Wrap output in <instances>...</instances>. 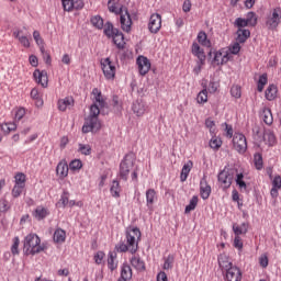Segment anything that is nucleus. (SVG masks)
Wrapping results in <instances>:
<instances>
[{
  "label": "nucleus",
  "mask_w": 281,
  "mask_h": 281,
  "mask_svg": "<svg viewBox=\"0 0 281 281\" xmlns=\"http://www.w3.org/2000/svg\"><path fill=\"white\" fill-rule=\"evenodd\" d=\"M261 117L268 126H271L273 124V114L271 113V109L269 108H263Z\"/></svg>",
  "instance_id": "nucleus-29"
},
{
  "label": "nucleus",
  "mask_w": 281,
  "mask_h": 281,
  "mask_svg": "<svg viewBox=\"0 0 281 281\" xmlns=\"http://www.w3.org/2000/svg\"><path fill=\"white\" fill-rule=\"evenodd\" d=\"M116 258H117V255L115 252H109L108 267L112 271H115V269H117V263L115 262Z\"/></svg>",
  "instance_id": "nucleus-41"
},
{
  "label": "nucleus",
  "mask_w": 281,
  "mask_h": 281,
  "mask_svg": "<svg viewBox=\"0 0 281 281\" xmlns=\"http://www.w3.org/2000/svg\"><path fill=\"white\" fill-rule=\"evenodd\" d=\"M126 241L130 247L131 254H137L138 244L137 240L142 238V232L137 227H128L125 233Z\"/></svg>",
  "instance_id": "nucleus-5"
},
{
  "label": "nucleus",
  "mask_w": 281,
  "mask_h": 281,
  "mask_svg": "<svg viewBox=\"0 0 281 281\" xmlns=\"http://www.w3.org/2000/svg\"><path fill=\"white\" fill-rule=\"evenodd\" d=\"M102 260H104V251H98L95 255H94V262L97 265H102Z\"/></svg>",
  "instance_id": "nucleus-60"
},
{
  "label": "nucleus",
  "mask_w": 281,
  "mask_h": 281,
  "mask_svg": "<svg viewBox=\"0 0 281 281\" xmlns=\"http://www.w3.org/2000/svg\"><path fill=\"white\" fill-rule=\"evenodd\" d=\"M33 77L35 78L37 85H41L44 89L47 88V85L49 82L48 78H47V71L45 70H40V69H36L34 72H33Z\"/></svg>",
  "instance_id": "nucleus-15"
},
{
  "label": "nucleus",
  "mask_w": 281,
  "mask_h": 281,
  "mask_svg": "<svg viewBox=\"0 0 281 281\" xmlns=\"http://www.w3.org/2000/svg\"><path fill=\"white\" fill-rule=\"evenodd\" d=\"M131 265L136 271H146V263L139 257H132Z\"/></svg>",
  "instance_id": "nucleus-25"
},
{
  "label": "nucleus",
  "mask_w": 281,
  "mask_h": 281,
  "mask_svg": "<svg viewBox=\"0 0 281 281\" xmlns=\"http://www.w3.org/2000/svg\"><path fill=\"white\" fill-rule=\"evenodd\" d=\"M8 210H10V202L5 199L0 200V212H8Z\"/></svg>",
  "instance_id": "nucleus-58"
},
{
  "label": "nucleus",
  "mask_w": 281,
  "mask_h": 281,
  "mask_svg": "<svg viewBox=\"0 0 281 281\" xmlns=\"http://www.w3.org/2000/svg\"><path fill=\"white\" fill-rule=\"evenodd\" d=\"M33 216H34V218H36V221H43V220L47 218V216H49V211L43 206H37L33 211Z\"/></svg>",
  "instance_id": "nucleus-20"
},
{
  "label": "nucleus",
  "mask_w": 281,
  "mask_h": 281,
  "mask_svg": "<svg viewBox=\"0 0 281 281\" xmlns=\"http://www.w3.org/2000/svg\"><path fill=\"white\" fill-rule=\"evenodd\" d=\"M233 146L237 153L243 154L247 151V138L243 134H235L233 136Z\"/></svg>",
  "instance_id": "nucleus-9"
},
{
  "label": "nucleus",
  "mask_w": 281,
  "mask_h": 281,
  "mask_svg": "<svg viewBox=\"0 0 281 281\" xmlns=\"http://www.w3.org/2000/svg\"><path fill=\"white\" fill-rule=\"evenodd\" d=\"M69 169L72 170V172H76V170H81L82 169V160H80V159L71 160L69 164Z\"/></svg>",
  "instance_id": "nucleus-44"
},
{
  "label": "nucleus",
  "mask_w": 281,
  "mask_h": 281,
  "mask_svg": "<svg viewBox=\"0 0 281 281\" xmlns=\"http://www.w3.org/2000/svg\"><path fill=\"white\" fill-rule=\"evenodd\" d=\"M272 188H277L278 190H280L281 188V177L280 176H276L273 181H272Z\"/></svg>",
  "instance_id": "nucleus-63"
},
{
  "label": "nucleus",
  "mask_w": 281,
  "mask_h": 281,
  "mask_svg": "<svg viewBox=\"0 0 281 281\" xmlns=\"http://www.w3.org/2000/svg\"><path fill=\"white\" fill-rule=\"evenodd\" d=\"M57 104L59 111H67V106H71L74 104V98L68 97L65 99H60Z\"/></svg>",
  "instance_id": "nucleus-35"
},
{
  "label": "nucleus",
  "mask_w": 281,
  "mask_h": 281,
  "mask_svg": "<svg viewBox=\"0 0 281 281\" xmlns=\"http://www.w3.org/2000/svg\"><path fill=\"white\" fill-rule=\"evenodd\" d=\"M249 231V223H241V225L233 224V232L235 236H243V234H247Z\"/></svg>",
  "instance_id": "nucleus-23"
},
{
  "label": "nucleus",
  "mask_w": 281,
  "mask_h": 281,
  "mask_svg": "<svg viewBox=\"0 0 281 281\" xmlns=\"http://www.w3.org/2000/svg\"><path fill=\"white\" fill-rule=\"evenodd\" d=\"M217 262H218L220 269H225V271L229 269V267H234V263L229 261V256H227L226 254H221L217 257Z\"/></svg>",
  "instance_id": "nucleus-19"
},
{
  "label": "nucleus",
  "mask_w": 281,
  "mask_h": 281,
  "mask_svg": "<svg viewBox=\"0 0 281 281\" xmlns=\"http://www.w3.org/2000/svg\"><path fill=\"white\" fill-rule=\"evenodd\" d=\"M235 25L238 27V30H243V27H247V25H249V21L243 18H237L235 20Z\"/></svg>",
  "instance_id": "nucleus-51"
},
{
  "label": "nucleus",
  "mask_w": 281,
  "mask_h": 281,
  "mask_svg": "<svg viewBox=\"0 0 281 281\" xmlns=\"http://www.w3.org/2000/svg\"><path fill=\"white\" fill-rule=\"evenodd\" d=\"M68 204H69V192L64 191L58 203H57V206L58 207H67Z\"/></svg>",
  "instance_id": "nucleus-42"
},
{
  "label": "nucleus",
  "mask_w": 281,
  "mask_h": 281,
  "mask_svg": "<svg viewBox=\"0 0 281 281\" xmlns=\"http://www.w3.org/2000/svg\"><path fill=\"white\" fill-rule=\"evenodd\" d=\"M92 94L94 95L95 102L99 103L100 109H104L106 106V102L102 99V92L98 88H94L92 90Z\"/></svg>",
  "instance_id": "nucleus-34"
},
{
  "label": "nucleus",
  "mask_w": 281,
  "mask_h": 281,
  "mask_svg": "<svg viewBox=\"0 0 281 281\" xmlns=\"http://www.w3.org/2000/svg\"><path fill=\"white\" fill-rule=\"evenodd\" d=\"M117 29L113 27V23L111 22H106L104 24V30H103V34H105V36H108V38H111L115 33L117 34Z\"/></svg>",
  "instance_id": "nucleus-36"
},
{
  "label": "nucleus",
  "mask_w": 281,
  "mask_h": 281,
  "mask_svg": "<svg viewBox=\"0 0 281 281\" xmlns=\"http://www.w3.org/2000/svg\"><path fill=\"white\" fill-rule=\"evenodd\" d=\"M25 116V109L21 108L15 112V121L21 122L23 117Z\"/></svg>",
  "instance_id": "nucleus-61"
},
{
  "label": "nucleus",
  "mask_w": 281,
  "mask_h": 281,
  "mask_svg": "<svg viewBox=\"0 0 281 281\" xmlns=\"http://www.w3.org/2000/svg\"><path fill=\"white\" fill-rule=\"evenodd\" d=\"M246 21H248L249 25L254 27L258 23V18L255 12H248Z\"/></svg>",
  "instance_id": "nucleus-49"
},
{
  "label": "nucleus",
  "mask_w": 281,
  "mask_h": 281,
  "mask_svg": "<svg viewBox=\"0 0 281 281\" xmlns=\"http://www.w3.org/2000/svg\"><path fill=\"white\" fill-rule=\"evenodd\" d=\"M111 38H113V43L116 45L117 49H124V33L119 30Z\"/></svg>",
  "instance_id": "nucleus-24"
},
{
  "label": "nucleus",
  "mask_w": 281,
  "mask_h": 281,
  "mask_svg": "<svg viewBox=\"0 0 281 281\" xmlns=\"http://www.w3.org/2000/svg\"><path fill=\"white\" fill-rule=\"evenodd\" d=\"M78 151L81 153V155H91V145L79 144Z\"/></svg>",
  "instance_id": "nucleus-53"
},
{
  "label": "nucleus",
  "mask_w": 281,
  "mask_h": 281,
  "mask_svg": "<svg viewBox=\"0 0 281 281\" xmlns=\"http://www.w3.org/2000/svg\"><path fill=\"white\" fill-rule=\"evenodd\" d=\"M198 42L200 44H202L204 47H211L212 46V42H210V40H207V34L203 31L199 32Z\"/></svg>",
  "instance_id": "nucleus-38"
},
{
  "label": "nucleus",
  "mask_w": 281,
  "mask_h": 281,
  "mask_svg": "<svg viewBox=\"0 0 281 281\" xmlns=\"http://www.w3.org/2000/svg\"><path fill=\"white\" fill-rule=\"evenodd\" d=\"M192 166H194L192 160H188V162L183 165L180 173V181L183 182L188 180V175H190V170H192Z\"/></svg>",
  "instance_id": "nucleus-27"
},
{
  "label": "nucleus",
  "mask_w": 281,
  "mask_h": 281,
  "mask_svg": "<svg viewBox=\"0 0 281 281\" xmlns=\"http://www.w3.org/2000/svg\"><path fill=\"white\" fill-rule=\"evenodd\" d=\"M276 98H278V87L276 85H270L266 89V99L271 102L272 100H276Z\"/></svg>",
  "instance_id": "nucleus-28"
},
{
  "label": "nucleus",
  "mask_w": 281,
  "mask_h": 281,
  "mask_svg": "<svg viewBox=\"0 0 281 281\" xmlns=\"http://www.w3.org/2000/svg\"><path fill=\"white\" fill-rule=\"evenodd\" d=\"M175 265V255H168V257L165 259L164 262V269L168 270V269H172Z\"/></svg>",
  "instance_id": "nucleus-45"
},
{
  "label": "nucleus",
  "mask_w": 281,
  "mask_h": 281,
  "mask_svg": "<svg viewBox=\"0 0 281 281\" xmlns=\"http://www.w3.org/2000/svg\"><path fill=\"white\" fill-rule=\"evenodd\" d=\"M191 54H193V56L198 57L200 65H205V52L203 50V48H201V46L199 45V43L193 42L192 46H191Z\"/></svg>",
  "instance_id": "nucleus-14"
},
{
  "label": "nucleus",
  "mask_w": 281,
  "mask_h": 281,
  "mask_svg": "<svg viewBox=\"0 0 281 281\" xmlns=\"http://www.w3.org/2000/svg\"><path fill=\"white\" fill-rule=\"evenodd\" d=\"M238 172V169L234 168H225L217 175V181L221 183V186L224 188V190H227L228 188H232V183L234 182V177H236Z\"/></svg>",
  "instance_id": "nucleus-6"
},
{
  "label": "nucleus",
  "mask_w": 281,
  "mask_h": 281,
  "mask_svg": "<svg viewBox=\"0 0 281 281\" xmlns=\"http://www.w3.org/2000/svg\"><path fill=\"white\" fill-rule=\"evenodd\" d=\"M98 115H100V105L93 103L90 106V115L86 119L82 126V133H98L102 128Z\"/></svg>",
  "instance_id": "nucleus-1"
},
{
  "label": "nucleus",
  "mask_w": 281,
  "mask_h": 281,
  "mask_svg": "<svg viewBox=\"0 0 281 281\" xmlns=\"http://www.w3.org/2000/svg\"><path fill=\"white\" fill-rule=\"evenodd\" d=\"M133 279V269L128 263H123L121 268V278L119 281H128Z\"/></svg>",
  "instance_id": "nucleus-18"
},
{
  "label": "nucleus",
  "mask_w": 281,
  "mask_h": 281,
  "mask_svg": "<svg viewBox=\"0 0 281 281\" xmlns=\"http://www.w3.org/2000/svg\"><path fill=\"white\" fill-rule=\"evenodd\" d=\"M56 172L60 179H65L69 175V165L66 161L58 162L56 167Z\"/></svg>",
  "instance_id": "nucleus-21"
},
{
  "label": "nucleus",
  "mask_w": 281,
  "mask_h": 281,
  "mask_svg": "<svg viewBox=\"0 0 281 281\" xmlns=\"http://www.w3.org/2000/svg\"><path fill=\"white\" fill-rule=\"evenodd\" d=\"M109 11L114 14H120V23L123 32H131L133 20L131 19V13H128V9L126 7H121L117 11L115 4H111L109 5Z\"/></svg>",
  "instance_id": "nucleus-3"
},
{
  "label": "nucleus",
  "mask_w": 281,
  "mask_h": 281,
  "mask_svg": "<svg viewBox=\"0 0 281 281\" xmlns=\"http://www.w3.org/2000/svg\"><path fill=\"white\" fill-rule=\"evenodd\" d=\"M231 54H234L235 56L238 55L240 53V42H236L234 43L231 47H229Z\"/></svg>",
  "instance_id": "nucleus-57"
},
{
  "label": "nucleus",
  "mask_w": 281,
  "mask_h": 281,
  "mask_svg": "<svg viewBox=\"0 0 281 281\" xmlns=\"http://www.w3.org/2000/svg\"><path fill=\"white\" fill-rule=\"evenodd\" d=\"M200 194L204 201L210 199V194H212V187L207 184L205 176L200 181Z\"/></svg>",
  "instance_id": "nucleus-16"
},
{
  "label": "nucleus",
  "mask_w": 281,
  "mask_h": 281,
  "mask_svg": "<svg viewBox=\"0 0 281 281\" xmlns=\"http://www.w3.org/2000/svg\"><path fill=\"white\" fill-rule=\"evenodd\" d=\"M116 251H119L120 254H124L126 251H128V249L131 250V247H128V244H125L124 241H120L116 246H115Z\"/></svg>",
  "instance_id": "nucleus-52"
},
{
  "label": "nucleus",
  "mask_w": 281,
  "mask_h": 281,
  "mask_svg": "<svg viewBox=\"0 0 281 281\" xmlns=\"http://www.w3.org/2000/svg\"><path fill=\"white\" fill-rule=\"evenodd\" d=\"M155 199H157V192L155 191V189H148L146 191V201H147V207L149 210L155 204Z\"/></svg>",
  "instance_id": "nucleus-31"
},
{
  "label": "nucleus",
  "mask_w": 281,
  "mask_h": 281,
  "mask_svg": "<svg viewBox=\"0 0 281 281\" xmlns=\"http://www.w3.org/2000/svg\"><path fill=\"white\" fill-rule=\"evenodd\" d=\"M15 186L25 188V176L23 173H18L15 176Z\"/></svg>",
  "instance_id": "nucleus-55"
},
{
  "label": "nucleus",
  "mask_w": 281,
  "mask_h": 281,
  "mask_svg": "<svg viewBox=\"0 0 281 281\" xmlns=\"http://www.w3.org/2000/svg\"><path fill=\"white\" fill-rule=\"evenodd\" d=\"M196 205H199V196L193 195L189 202V205H187L184 209V214H190V212H193V210H196Z\"/></svg>",
  "instance_id": "nucleus-37"
},
{
  "label": "nucleus",
  "mask_w": 281,
  "mask_h": 281,
  "mask_svg": "<svg viewBox=\"0 0 281 281\" xmlns=\"http://www.w3.org/2000/svg\"><path fill=\"white\" fill-rule=\"evenodd\" d=\"M21 240L19 239V237H14L13 238V245L11 247V252L13 254V256L19 255V245H20Z\"/></svg>",
  "instance_id": "nucleus-54"
},
{
  "label": "nucleus",
  "mask_w": 281,
  "mask_h": 281,
  "mask_svg": "<svg viewBox=\"0 0 281 281\" xmlns=\"http://www.w3.org/2000/svg\"><path fill=\"white\" fill-rule=\"evenodd\" d=\"M110 192L114 199H120V192H122V187H120V181L113 180L110 188Z\"/></svg>",
  "instance_id": "nucleus-33"
},
{
  "label": "nucleus",
  "mask_w": 281,
  "mask_h": 281,
  "mask_svg": "<svg viewBox=\"0 0 281 281\" xmlns=\"http://www.w3.org/2000/svg\"><path fill=\"white\" fill-rule=\"evenodd\" d=\"M67 233L63 228H57L53 235L54 243H65Z\"/></svg>",
  "instance_id": "nucleus-30"
},
{
  "label": "nucleus",
  "mask_w": 281,
  "mask_h": 281,
  "mask_svg": "<svg viewBox=\"0 0 281 281\" xmlns=\"http://www.w3.org/2000/svg\"><path fill=\"white\" fill-rule=\"evenodd\" d=\"M254 159H255V166L257 170H262V154L256 153L254 155Z\"/></svg>",
  "instance_id": "nucleus-47"
},
{
  "label": "nucleus",
  "mask_w": 281,
  "mask_h": 281,
  "mask_svg": "<svg viewBox=\"0 0 281 281\" xmlns=\"http://www.w3.org/2000/svg\"><path fill=\"white\" fill-rule=\"evenodd\" d=\"M226 280L227 281H241L243 272L239 267L233 266L226 269Z\"/></svg>",
  "instance_id": "nucleus-12"
},
{
  "label": "nucleus",
  "mask_w": 281,
  "mask_h": 281,
  "mask_svg": "<svg viewBox=\"0 0 281 281\" xmlns=\"http://www.w3.org/2000/svg\"><path fill=\"white\" fill-rule=\"evenodd\" d=\"M112 106L116 115H119V113H122V102L120 101V97L115 94L112 97Z\"/></svg>",
  "instance_id": "nucleus-39"
},
{
  "label": "nucleus",
  "mask_w": 281,
  "mask_h": 281,
  "mask_svg": "<svg viewBox=\"0 0 281 281\" xmlns=\"http://www.w3.org/2000/svg\"><path fill=\"white\" fill-rule=\"evenodd\" d=\"M280 23H281V8L277 7L272 9L270 14L268 15L266 25L268 26V30H277Z\"/></svg>",
  "instance_id": "nucleus-7"
},
{
  "label": "nucleus",
  "mask_w": 281,
  "mask_h": 281,
  "mask_svg": "<svg viewBox=\"0 0 281 281\" xmlns=\"http://www.w3.org/2000/svg\"><path fill=\"white\" fill-rule=\"evenodd\" d=\"M221 146H223V140H221L220 138H212L210 140V147L213 148V150H218V148H221Z\"/></svg>",
  "instance_id": "nucleus-50"
},
{
  "label": "nucleus",
  "mask_w": 281,
  "mask_h": 281,
  "mask_svg": "<svg viewBox=\"0 0 281 281\" xmlns=\"http://www.w3.org/2000/svg\"><path fill=\"white\" fill-rule=\"evenodd\" d=\"M267 82H269V78L267 76V74H262L259 77V80L257 82V91H259V93H262L265 86L267 85Z\"/></svg>",
  "instance_id": "nucleus-40"
},
{
  "label": "nucleus",
  "mask_w": 281,
  "mask_h": 281,
  "mask_svg": "<svg viewBox=\"0 0 281 281\" xmlns=\"http://www.w3.org/2000/svg\"><path fill=\"white\" fill-rule=\"evenodd\" d=\"M135 154L133 151L126 154L120 164L119 176L123 181H128V175L135 166Z\"/></svg>",
  "instance_id": "nucleus-4"
},
{
  "label": "nucleus",
  "mask_w": 281,
  "mask_h": 281,
  "mask_svg": "<svg viewBox=\"0 0 281 281\" xmlns=\"http://www.w3.org/2000/svg\"><path fill=\"white\" fill-rule=\"evenodd\" d=\"M231 95H232L233 98H236V99L241 98L243 92H241L240 86H233V87L231 88Z\"/></svg>",
  "instance_id": "nucleus-48"
},
{
  "label": "nucleus",
  "mask_w": 281,
  "mask_h": 281,
  "mask_svg": "<svg viewBox=\"0 0 281 281\" xmlns=\"http://www.w3.org/2000/svg\"><path fill=\"white\" fill-rule=\"evenodd\" d=\"M234 247L239 250L243 249V239H240V235L235 236Z\"/></svg>",
  "instance_id": "nucleus-62"
},
{
  "label": "nucleus",
  "mask_w": 281,
  "mask_h": 281,
  "mask_svg": "<svg viewBox=\"0 0 281 281\" xmlns=\"http://www.w3.org/2000/svg\"><path fill=\"white\" fill-rule=\"evenodd\" d=\"M263 142L268 146H276L277 139H276V134H273V131L271 130H263Z\"/></svg>",
  "instance_id": "nucleus-22"
},
{
  "label": "nucleus",
  "mask_w": 281,
  "mask_h": 281,
  "mask_svg": "<svg viewBox=\"0 0 281 281\" xmlns=\"http://www.w3.org/2000/svg\"><path fill=\"white\" fill-rule=\"evenodd\" d=\"M140 76H146L150 71V60L144 56H139L136 60Z\"/></svg>",
  "instance_id": "nucleus-13"
},
{
  "label": "nucleus",
  "mask_w": 281,
  "mask_h": 281,
  "mask_svg": "<svg viewBox=\"0 0 281 281\" xmlns=\"http://www.w3.org/2000/svg\"><path fill=\"white\" fill-rule=\"evenodd\" d=\"M61 5L65 12H72V10H82L85 8L83 0H61Z\"/></svg>",
  "instance_id": "nucleus-11"
},
{
  "label": "nucleus",
  "mask_w": 281,
  "mask_h": 281,
  "mask_svg": "<svg viewBox=\"0 0 281 281\" xmlns=\"http://www.w3.org/2000/svg\"><path fill=\"white\" fill-rule=\"evenodd\" d=\"M249 36H251V31L247 29H238L236 41L238 43H247V38H249Z\"/></svg>",
  "instance_id": "nucleus-26"
},
{
  "label": "nucleus",
  "mask_w": 281,
  "mask_h": 281,
  "mask_svg": "<svg viewBox=\"0 0 281 281\" xmlns=\"http://www.w3.org/2000/svg\"><path fill=\"white\" fill-rule=\"evenodd\" d=\"M196 100L199 104H205L207 102V89L200 91Z\"/></svg>",
  "instance_id": "nucleus-46"
},
{
  "label": "nucleus",
  "mask_w": 281,
  "mask_h": 281,
  "mask_svg": "<svg viewBox=\"0 0 281 281\" xmlns=\"http://www.w3.org/2000/svg\"><path fill=\"white\" fill-rule=\"evenodd\" d=\"M23 188L24 187H21V186H14L13 189H12V196L14 199H19V196H21V194L23 193Z\"/></svg>",
  "instance_id": "nucleus-56"
},
{
  "label": "nucleus",
  "mask_w": 281,
  "mask_h": 281,
  "mask_svg": "<svg viewBox=\"0 0 281 281\" xmlns=\"http://www.w3.org/2000/svg\"><path fill=\"white\" fill-rule=\"evenodd\" d=\"M101 69L106 80H113L115 78V64L111 61V58L106 57L101 59Z\"/></svg>",
  "instance_id": "nucleus-8"
},
{
  "label": "nucleus",
  "mask_w": 281,
  "mask_h": 281,
  "mask_svg": "<svg viewBox=\"0 0 281 281\" xmlns=\"http://www.w3.org/2000/svg\"><path fill=\"white\" fill-rule=\"evenodd\" d=\"M235 177H236L235 181H236L238 188L240 190H247V183L243 180V179H245V175L237 172Z\"/></svg>",
  "instance_id": "nucleus-43"
},
{
  "label": "nucleus",
  "mask_w": 281,
  "mask_h": 281,
  "mask_svg": "<svg viewBox=\"0 0 281 281\" xmlns=\"http://www.w3.org/2000/svg\"><path fill=\"white\" fill-rule=\"evenodd\" d=\"M132 111L137 115V117H142V115L146 113V103L139 99L134 101L132 104Z\"/></svg>",
  "instance_id": "nucleus-17"
},
{
  "label": "nucleus",
  "mask_w": 281,
  "mask_h": 281,
  "mask_svg": "<svg viewBox=\"0 0 281 281\" xmlns=\"http://www.w3.org/2000/svg\"><path fill=\"white\" fill-rule=\"evenodd\" d=\"M157 281H168V274H166V272L164 271H160L157 274Z\"/></svg>",
  "instance_id": "nucleus-64"
},
{
  "label": "nucleus",
  "mask_w": 281,
  "mask_h": 281,
  "mask_svg": "<svg viewBox=\"0 0 281 281\" xmlns=\"http://www.w3.org/2000/svg\"><path fill=\"white\" fill-rule=\"evenodd\" d=\"M24 251L26 256H35V254L45 251V246L41 245V237L36 234L27 235L24 239Z\"/></svg>",
  "instance_id": "nucleus-2"
},
{
  "label": "nucleus",
  "mask_w": 281,
  "mask_h": 281,
  "mask_svg": "<svg viewBox=\"0 0 281 281\" xmlns=\"http://www.w3.org/2000/svg\"><path fill=\"white\" fill-rule=\"evenodd\" d=\"M91 25H93L97 30H103L104 29V19L100 15H93L90 19Z\"/></svg>",
  "instance_id": "nucleus-32"
},
{
  "label": "nucleus",
  "mask_w": 281,
  "mask_h": 281,
  "mask_svg": "<svg viewBox=\"0 0 281 281\" xmlns=\"http://www.w3.org/2000/svg\"><path fill=\"white\" fill-rule=\"evenodd\" d=\"M218 90V83L216 81H210L207 91L209 93H216Z\"/></svg>",
  "instance_id": "nucleus-59"
},
{
  "label": "nucleus",
  "mask_w": 281,
  "mask_h": 281,
  "mask_svg": "<svg viewBox=\"0 0 281 281\" xmlns=\"http://www.w3.org/2000/svg\"><path fill=\"white\" fill-rule=\"evenodd\" d=\"M148 30L151 34H158L161 30V15L159 13H154L149 18Z\"/></svg>",
  "instance_id": "nucleus-10"
}]
</instances>
